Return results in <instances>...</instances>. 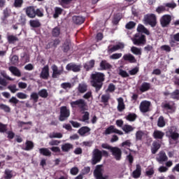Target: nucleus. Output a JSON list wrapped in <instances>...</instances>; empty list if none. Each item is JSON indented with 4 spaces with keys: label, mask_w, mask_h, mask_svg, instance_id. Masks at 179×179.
Masks as SVG:
<instances>
[{
    "label": "nucleus",
    "mask_w": 179,
    "mask_h": 179,
    "mask_svg": "<svg viewBox=\"0 0 179 179\" xmlns=\"http://www.w3.org/2000/svg\"><path fill=\"white\" fill-rule=\"evenodd\" d=\"M91 85L95 87L96 92H99L103 87V83L104 82V73L100 72H95L91 75Z\"/></svg>",
    "instance_id": "1"
},
{
    "label": "nucleus",
    "mask_w": 179,
    "mask_h": 179,
    "mask_svg": "<svg viewBox=\"0 0 179 179\" xmlns=\"http://www.w3.org/2000/svg\"><path fill=\"white\" fill-rule=\"evenodd\" d=\"M131 41H133L134 45H145L146 44V38L145 35L136 34L134 38H131Z\"/></svg>",
    "instance_id": "2"
},
{
    "label": "nucleus",
    "mask_w": 179,
    "mask_h": 179,
    "mask_svg": "<svg viewBox=\"0 0 179 179\" xmlns=\"http://www.w3.org/2000/svg\"><path fill=\"white\" fill-rule=\"evenodd\" d=\"M104 169L101 165H98L96 166V169L94 171V176L96 179H108V176H103Z\"/></svg>",
    "instance_id": "3"
},
{
    "label": "nucleus",
    "mask_w": 179,
    "mask_h": 179,
    "mask_svg": "<svg viewBox=\"0 0 179 179\" xmlns=\"http://www.w3.org/2000/svg\"><path fill=\"white\" fill-rule=\"evenodd\" d=\"M157 22L156 21V15L154 14L147 15L144 17V24H150L151 27H155Z\"/></svg>",
    "instance_id": "4"
},
{
    "label": "nucleus",
    "mask_w": 179,
    "mask_h": 179,
    "mask_svg": "<svg viewBox=\"0 0 179 179\" xmlns=\"http://www.w3.org/2000/svg\"><path fill=\"white\" fill-rule=\"evenodd\" d=\"M101 151L94 149L92 152V164H97L101 161Z\"/></svg>",
    "instance_id": "5"
},
{
    "label": "nucleus",
    "mask_w": 179,
    "mask_h": 179,
    "mask_svg": "<svg viewBox=\"0 0 179 179\" xmlns=\"http://www.w3.org/2000/svg\"><path fill=\"white\" fill-rule=\"evenodd\" d=\"M166 136L169 138H171V139H173V141H177V139L179 138L178 132L177 131V128L176 127H171L169 131L166 132Z\"/></svg>",
    "instance_id": "6"
},
{
    "label": "nucleus",
    "mask_w": 179,
    "mask_h": 179,
    "mask_svg": "<svg viewBox=\"0 0 179 179\" xmlns=\"http://www.w3.org/2000/svg\"><path fill=\"white\" fill-rule=\"evenodd\" d=\"M71 113L69 112V109L66 106H62L60 108V117L59 121H65L68 117H69Z\"/></svg>",
    "instance_id": "7"
},
{
    "label": "nucleus",
    "mask_w": 179,
    "mask_h": 179,
    "mask_svg": "<svg viewBox=\"0 0 179 179\" xmlns=\"http://www.w3.org/2000/svg\"><path fill=\"white\" fill-rule=\"evenodd\" d=\"M150 101H141L139 106L140 111H141V113H148V111H150Z\"/></svg>",
    "instance_id": "8"
},
{
    "label": "nucleus",
    "mask_w": 179,
    "mask_h": 179,
    "mask_svg": "<svg viewBox=\"0 0 179 179\" xmlns=\"http://www.w3.org/2000/svg\"><path fill=\"white\" fill-rule=\"evenodd\" d=\"M110 152L115 160H120L122 156V152L118 147H112Z\"/></svg>",
    "instance_id": "9"
},
{
    "label": "nucleus",
    "mask_w": 179,
    "mask_h": 179,
    "mask_svg": "<svg viewBox=\"0 0 179 179\" xmlns=\"http://www.w3.org/2000/svg\"><path fill=\"white\" fill-rule=\"evenodd\" d=\"M171 22V15H164L160 19V23L162 27H167Z\"/></svg>",
    "instance_id": "10"
},
{
    "label": "nucleus",
    "mask_w": 179,
    "mask_h": 179,
    "mask_svg": "<svg viewBox=\"0 0 179 179\" xmlns=\"http://www.w3.org/2000/svg\"><path fill=\"white\" fill-rule=\"evenodd\" d=\"M110 134H117L118 135H124V132L121 130H118L113 125L108 127L105 131L106 135H110Z\"/></svg>",
    "instance_id": "11"
},
{
    "label": "nucleus",
    "mask_w": 179,
    "mask_h": 179,
    "mask_svg": "<svg viewBox=\"0 0 179 179\" xmlns=\"http://www.w3.org/2000/svg\"><path fill=\"white\" fill-rule=\"evenodd\" d=\"M51 68L52 70V78H58V76H59V75H62L64 72V67L58 69V66H57L56 65H52Z\"/></svg>",
    "instance_id": "12"
},
{
    "label": "nucleus",
    "mask_w": 179,
    "mask_h": 179,
    "mask_svg": "<svg viewBox=\"0 0 179 179\" xmlns=\"http://www.w3.org/2000/svg\"><path fill=\"white\" fill-rule=\"evenodd\" d=\"M50 77V68L48 67V65L45 66L41 72L40 78L41 79H48Z\"/></svg>",
    "instance_id": "13"
},
{
    "label": "nucleus",
    "mask_w": 179,
    "mask_h": 179,
    "mask_svg": "<svg viewBox=\"0 0 179 179\" xmlns=\"http://www.w3.org/2000/svg\"><path fill=\"white\" fill-rule=\"evenodd\" d=\"M157 161L160 164H163L164 162H167L169 158L167 157V155H166V152H160L157 157Z\"/></svg>",
    "instance_id": "14"
},
{
    "label": "nucleus",
    "mask_w": 179,
    "mask_h": 179,
    "mask_svg": "<svg viewBox=\"0 0 179 179\" xmlns=\"http://www.w3.org/2000/svg\"><path fill=\"white\" fill-rule=\"evenodd\" d=\"M117 109L120 113H122V111L125 110V103H124V99L122 97H119L117 99Z\"/></svg>",
    "instance_id": "15"
},
{
    "label": "nucleus",
    "mask_w": 179,
    "mask_h": 179,
    "mask_svg": "<svg viewBox=\"0 0 179 179\" xmlns=\"http://www.w3.org/2000/svg\"><path fill=\"white\" fill-rule=\"evenodd\" d=\"M25 12L28 17H30L31 19H34V17H36V10L34 9V7H27V8H25Z\"/></svg>",
    "instance_id": "16"
},
{
    "label": "nucleus",
    "mask_w": 179,
    "mask_h": 179,
    "mask_svg": "<svg viewBox=\"0 0 179 179\" xmlns=\"http://www.w3.org/2000/svg\"><path fill=\"white\" fill-rule=\"evenodd\" d=\"M66 69L67 71H73V72H79L80 71V66L71 63L66 65Z\"/></svg>",
    "instance_id": "17"
},
{
    "label": "nucleus",
    "mask_w": 179,
    "mask_h": 179,
    "mask_svg": "<svg viewBox=\"0 0 179 179\" xmlns=\"http://www.w3.org/2000/svg\"><path fill=\"white\" fill-rule=\"evenodd\" d=\"M123 59L124 61H128V62H130V64H135V62H136V59H135V56L131 55V53L124 55Z\"/></svg>",
    "instance_id": "18"
},
{
    "label": "nucleus",
    "mask_w": 179,
    "mask_h": 179,
    "mask_svg": "<svg viewBox=\"0 0 179 179\" xmlns=\"http://www.w3.org/2000/svg\"><path fill=\"white\" fill-rule=\"evenodd\" d=\"M71 106L73 107H76V106H78V107H80V108H83V107L86 106V103L83 99H79L71 102Z\"/></svg>",
    "instance_id": "19"
},
{
    "label": "nucleus",
    "mask_w": 179,
    "mask_h": 179,
    "mask_svg": "<svg viewBox=\"0 0 179 179\" xmlns=\"http://www.w3.org/2000/svg\"><path fill=\"white\" fill-rule=\"evenodd\" d=\"M141 174H142V168L141 167V165L137 164L136 170L132 173V177L134 178H139Z\"/></svg>",
    "instance_id": "20"
},
{
    "label": "nucleus",
    "mask_w": 179,
    "mask_h": 179,
    "mask_svg": "<svg viewBox=\"0 0 179 179\" xmlns=\"http://www.w3.org/2000/svg\"><path fill=\"white\" fill-rule=\"evenodd\" d=\"M125 45L122 43H120L117 45L113 46V48H109L108 52H114L115 51H118V50H122Z\"/></svg>",
    "instance_id": "21"
},
{
    "label": "nucleus",
    "mask_w": 179,
    "mask_h": 179,
    "mask_svg": "<svg viewBox=\"0 0 179 179\" xmlns=\"http://www.w3.org/2000/svg\"><path fill=\"white\" fill-rule=\"evenodd\" d=\"M9 71L15 76H17L18 78L22 76V73H20V71L17 67L10 66V67H9Z\"/></svg>",
    "instance_id": "22"
},
{
    "label": "nucleus",
    "mask_w": 179,
    "mask_h": 179,
    "mask_svg": "<svg viewBox=\"0 0 179 179\" xmlns=\"http://www.w3.org/2000/svg\"><path fill=\"white\" fill-rule=\"evenodd\" d=\"M94 64H95L94 59H92L84 64V68L85 69H86V71H89L92 69V68L94 67Z\"/></svg>",
    "instance_id": "23"
},
{
    "label": "nucleus",
    "mask_w": 179,
    "mask_h": 179,
    "mask_svg": "<svg viewBox=\"0 0 179 179\" xmlns=\"http://www.w3.org/2000/svg\"><path fill=\"white\" fill-rule=\"evenodd\" d=\"M137 31H138L139 33H144L145 34H147V36H149V34H150L149 30H148V29H146L145 26L142 24H139L138 26Z\"/></svg>",
    "instance_id": "24"
},
{
    "label": "nucleus",
    "mask_w": 179,
    "mask_h": 179,
    "mask_svg": "<svg viewBox=\"0 0 179 179\" xmlns=\"http://www.w3.org/2000/svg\"><path fill=\"white\" fill-rule=\"evenodd\" d=\"M153 136L155 139H162L163 136H164V132L155 130L153 133Z\"/></svg>",
    "instance_id": "25"
},
{
    "label": "nucleus",
    "mask_w": 179,
    "mask_h": 179,
    "mask_svg": "<svg viewBox=\"0 0 179 179\" xmlns=\"http://www.w3.org/2000/svg\"><path fill=\"white\" fill-rule=\"evenodd\" d=\"M122 129L124 131V132H125V134H129V132H132L135 128L129 124H125L122 127Z\"/></svg>",
    "instance_id": "26"
},
{
    "label": "nucleus",
    "mask_w": 179,
    "mask_h": 179,
    "mask_svg": "<svg viewBox=\"0 0 179 179\" xmlns=\"http://www.w3.org/2000/svg\"><path fill=\"white\" fill-rule=\"evenodd\" d=\"M71 149H73V145L71 143H65L62 145V150L63 152H69Z\"/></svg>",
    "instance_id": "27"
},
{
    "label": "nucleus",
    "mask_w": 179,
    "mask_h": 179,
    "mask_svg": "<svg viewBox=\"0 0 179 179\" xmlns=\"http://www.w3.org/2000/svg\"><path fill=\"white\" fill-rule=\"evenodd\" d=\"M73 20L76 24H82L85 22V18L80 16H74L73 17Z\"/></svg>",
    "instance_id": "28"
},
{
    "label": "nucleus",
    "mask_w": 179,
    "mask_h": 179,
    "mask_svg": "<svg viewBox=\"0 0 179 179\" xmlns=\"http://www.w3.org/2000/svg\"><path fill=\"white\" fill-rule=\"evenodd\" d=\"M131 51L134 55H142V49L139 48H136L135 46H132L131 48Z\"/></svg>",
    "instance_id": "29"
},
{
    "label": "nucleus",
    "mask_w": 179,
    "mask_h": 179,
    "mask_svg": "<svg viewBox=\"0 0 179 179\" xmlns=\"http://www.w3.org/2000/svg\"><path fill=\"white\" fill-rule=\"evenodd\" d=\"M88 132H90V128L87 127H83L78 130V134L83 136V135H86Z\"/></svg>",
    "instance_id": "30"
},
{
    "label": "nucleus",
    "mask_w": 179,
    "mask_h": 179,
    "mask_svg": "<svg viewBox=\"0 0 179 179\" xmlns=\"http://www.w3.org/2000/svg\"><path fill=\"white\" fill-rule=\"evenodd\" d=\"M149 89H150V84L149 83H143L140 87V90L142 92H148Z\"/></svg>",
    "instance_id": "31"
},
{
    "label": "nucleus",
    "mask_w": 179,
    "mask_h": 179,
    "mask_svg": "<svg viewBox=\"0 0 179 179\" xmlns=\"http://www.w3.org/2000/svg\"><path fill=\"white\" fill-rule=\"evenodd\" d=\"M87 90V85L85 83H81L78 85V92L85 93Z\"/></svg>",
    "instance_id": "32"
},
{
    "label": "nucleus",
    "mask_w": 179,
    "mask_h": 179,
    "mask_svg": "<svg viewBox=\"0 0 179 179\" xmlns=\"http://www.w3.org/2000/svg\"><path fill=\"white\" fill-rule=\"evenodd\" d=\"M159 149H160V144L157 142H154L152 143V148L151 149L152 153L155 155L156 152L159 150Z\"/></svg>",
    "instance_id": "33"
},
{
    "label": "nucleus",
    "mask_w": 179,
    "mask_h": 179,
    "mask_svg": "<svg viewBox=\"0 0 179 179\" xmlns=\"http://www.w3.org/2000/svg\"><path fill=\"white\" fill-rule=\"evenodd\" d=\"M39 152L43 156H51V151L48 148H41L39 149Z\"/></svg>",
    "instance_id": "34"
},
{
    "label": "nucleus",
    "mask_w": 179,
    "mask_h": 179,
    "mask_svg": "<svg viewBox=\"0 0 179 179\" xmlns=\"http://www.w3.org/2000/svg\"><path fill=\"white\" fill-rule=\"evenodd\" d=\"M62 13V8L59 7L55 8V13L53 14L54 19H57L59 17V15Z\"/></svg>",
    "instance_id": "35"
},
{
    "label": "nucleus",
    "mask_w": 179,
    "mask_h": 179,
    "mask_svg": "<svg viewBox=\"0 0 179 179\" xmlns=\"http://www.w3.org/2000/svg\"><path fill=\"white\" fill-rule=\"evenodd\" d=\"M69 48H71V41L67 40L63 44L64 52H67V51H69Z\"/></svg>",
    "instance_id": "36"
},
{
    "label": "nucleus",
    "mask_w": 179,
    "mask_h": 179,
    "mask_svg": "<svg viewBox=\"0 0 179 179\" xmlns=\"http://www.w3.org/2000/svg\"><path fill=\"white\" fill-rule=\"evenodd\" d=\"M100 66L101 69H110V68H111V64L106 61H102L100 64Z\"/></svg>",
    "instance_id": "37"
},
{
    "label": "nucleus",
    "mask_w": 179,
    "mask_h": 179,
    "mask_svg": "<svg viewBox=\"0 0 179 179\" xmlns=\"http://www.w3.org/2000/svg\"><path fill=\"white\" fill-rule=\"evenodd\" d=\"M157 125L159 128H163V127L166 126V122L164 121V117H163V116L159 117Z\"/></svg>",
    "instance_id": "38"
},
{
    "label": "nucleus",
    "mask_w": 179,
    "mask_h": 179,
    "mask_svg": "<svg viewBox=\"0 0 179 179\" xmlns=\"http://www.w3.org/2000/svg\"><path fill=\"white\" fill-rule=\"evenodd\" d=\"M4 178L5 179H10L12 177H13V173H12V171L9 169H6L4 172Z\"/></svg>",
    "instance_id": "39"
},
{
    "label": "nucleus",
    "mask_w": 179,
    "mask_h": 179,
    "mask_svg": "<svg viewBox=\"0 0 179 179\" xmlns=\"http://www.w3.org/2000/svg\"><path fill=\"white\" fill-rule=\"evenodd\" d=\"M29 24L31 27H40V21L38 20H32L29 21Z\"/></svg>",
    "instance_id": "40"
},
{
    "label": "nucleus",
    "mask_w": 179,
    "mask_h": 179,
    "mask_svg": "<svg viewBox=\"0 0 179 179\" xmlns=\"http://www.w3.org/2000/svg\"><path fill=\"white\" fill-rule=\"evenodd\" d=\"M16 96L17 99H20V100H26L29 96L23 92H17L16 94Z\"/></svg>",
    "instance_id": "41"
},
{
    "label": "nucleus",
    "mask_w": 179,
    "mask_h": 179,
    "mask_svg": "<svg viewBox=\"0 0 179 179\" xmlns=\"http://www.w3.org/2000/svg\"><path fill=\"white\" fill-rule=\"evenodd\" d=\"M174 40V41H173ZM174 41H178L179 42V33L176 34H174L173 36H172V40L170 41V44L171 45V47H173L174 46Z\"/></svg>",
    "instance_id": "42"
},
{
    "label": "nucleus",
    "mask_w": 179,
    "mask_h": 179,
    "mask_svg": "<svg viewBox=\"0 0 179 179\" xmlns=\"http://www.w3.org/2000/svg\"><path fill=\"white\" fill-rule=\"evenodd\" d=\"M38 94L43 99H47V97H48V92L46 91V90H40L38 92Z\"/></svg>",
    "instance_id": "43"
},
{
    "label": "nucleus",
    "mask_w": 179,
    "mask_h": 179,
    "mask_svg": "<svg viewBox=\"0 0 179 179\" xmlns=\"http://www.w3.org/2000/svg\"><path fill=\"white\" fill-rule=\"evenodd\" d=\"M145 135V132H143V131H138L136 133V141H141V139H142V137H143Z\"/></svg>",
    "instance_id": "44"
},
{
    "label": "nucleus",
    "mask_w": 179,
    "mask_h": 179,
    "mask_svg": "<svg viewBox=\"0 0 179 179\" xmlns=\"http://www.w3.org/2000/svg\"><path fill=\"white\" fill-rule=\"evenodd\" d=\"M131 145L132 143L131 142V140H126L121 144L122 148H131Z\"/></svg>",
    "instance_id": "45"
},
{
    "label": "nucleus",
    "mask_w": 179,
    "mask_h": 179,
    "mask_svg": "<svg viewBox=\"0 0 179 179\" xmlns=\"http://www.w3.org/2000/svg\"><path fill=\"white\" fill-rule=\"evenodd\" d=\"M122 57V53H114L110 56V59H120Z\"/></svg>",
    "instance_id": "46"
},
{
    "label": "nucleus",
    "mask_w": 179,
    "mask_h": 179,
    "mask_svg": "<svg viewBox=\"0 0 179 179\" xmlns=\"http://www.w3.org/2000/svg\"><path fill=\"white\" fill-rule=\"evenodd\" d=\"M83 122H87V124H89V113L85 112L84 115L83 116V119L81 120Z\"/></svg>",
    "instance_id": "47"
},
{
    "label": "nucleus",
    "mask_w": 179,
    "mask_h": 179,
    "mask_svg": "<svg viewBox=\"0 0 179 179\" xmlns=\"http://www.w3.org/2000/svg\"><path fill=\"white\" fill-rule=\"evenodd\" d=\"M31 100H34V103H37L38 101V94L32 92L31 94Z\"/></svg>",
    "instance_id": "48"
},
{
    "label": "nucleus",
    "mask_w": 179,
    "mask_h": 179,
    "mask_svg": "<svg viewBox=\"0 0 179 179\" xmlns=\"http://www.w3.org/2000/svg\"><path fill=\"white\" fill-rule=\"evenodd\" d=\"M1 110H3L6 113H10V108L5 104H0Z\"/></svg>",
    "instance_id": "49"
},
{
    "label": "nucleus",
    "mask_w": 179,
    "mask_h": 179,
    "mask_svg": "<svg viewBox=\"0 0 179 179\" xmlns=\"http://www.w3.org/2000/svg\"><path fill=\"white\" fill-rule=\"evenodd\" d=\"M171 97L172 99H174L175 100L179 99V90H176L175 92H173L172 94H171Z\"/></svg>",
    "instance_id": "50"
},
{
    "label": "nucleus",
    "mask_w": 179,
    "mask_h": 179,
    "mask_svg": "<svg viewBox=\"0 0 179 179\" xmlns=\"http://www.w3.org/2000/svg\"><path fill=\"white\" fill-rule=\"evenodd\" d=\"M22 5H23V0H15L14 1L15 8H22Z\"/></svg>",
    "instance_id": "51"
},
{
    "label": "nucleus",
    "mask_w": 179,
    "mask_h": 179,
    "mask_svg": "<svg viewBox=\"0 0 179 179\" xmlns=\"http://www.w3.org/2000/svg\"><path fill=\"white\" fill-rule=\"evenodd\" d=\"M33 148H34L33 142L27 141L25 150H31Z\"/></svg>",
    "instance_id": "52"
},
{
    "label": "nucleus",
    "mask_w": 179,
    "mask_h": 179,
    "mask_svg": "<svg viewBox=\"0 0 179 179\" xmlns=\"http://www.w3.org/2000/svg\"><path fill=\"white\" fill-rule=\"evenodd\" d=\"M110 100V94H106L101 96V101L102 103H107Z\"/></svg>",
    "instance_id": "53"
},
{
    "label": "nucleus",
    "mask_w": 179,
    "mask_h": 179,
    "mask_svg": "<svg viewBox=\"0 0 179 179\" xmlns=\"http://www.w3.org/2000/svg\"><path fill=\"white\" fill-rule=\"evenodd\" d=\"M145 174L146 176H148V177H152V176L155 174V169H153V168L147 169L145 171Z\"/></svg>",
    "instance_id": "54"
},
{
    "label": "nucleus",
    "mask_w": 179,
    "mask_h": 179,
    "mask_svg": "<svg viewBox=\"0 0 179 179\" xmlns=\"http://www.w3.org/2000/svg\"><path fill=\"white\" fill-rule=\"evenodd\" d=\"M164 108H166V110H171V111H174V106L170 105V103H163Z\"/></svg>",
    "instance_id": "55"
},
{
    "label": "nucleus",
    "mask_w": 179,
    "mask_h": 179,
    "mask_svg": "<svg viewBox=\"0 0 179 179\" xmlns=\"http://www.w3.org/2000/svg\"><path fill=\"white\" fill-rule=\"evenodd\" d=\"M136 118V115H135L134 113L129 114L127 117V120H128V121H135Z\"/></svg>",
    "instance_id": "56"
},
{
    "label": "nucleus",
    "mask_w": 179,
    "mask_h": 179,
    "mask_svg": "<svg viewBox=\"0 0 179 179\" xmlns=\"http://www.w3.org/2000/svg\"><path fill=\"white\" fill-rule=\"evenodd\" d=\"M50 138H57L61 139L62 138V134L61 133H52L50 135Z\"/></svg>",
    "instance_id": "57"
},
{
    "label": "nucleus",
    "mask_w": 179,
    "mask_h": 179,
    "mask_svg": "<svg viewBox=\"0 0 179 179\" xmlns=\"http://www.w3.org/2000/svg\"><path fill=\"white\" fill-rule=\"evenodd\" d=\"M61 87H62V89H71V87H72V84L69 83H64L61 85Z\"/></svg>",
    "instance_id": "58"
},
{
    "label": "nucleus",
    "mask_w": 179,
    "mask_h": 179,
    "mask_svg": "<svg viewBox=\"0 0 179 179\" xmlns=\"http://www.w3.org/2000/svg\"><path fill=\"white\" fill-rule=\"evenodd\" d=\"M52 36H54L55 37H58V36H59V28L58 27H55V29H52Z\"/></svg>",
    "instance_id": "59"
},
{
    "label": "nucleus",
    "mask_w": 179,
    "mask_h": 179,
    "mask_svg": "<svg viewBox=\"0 0 179 179\" xmlns=\"http://www.w3.org/2000/svg\"><path fill=\"white\" fill-rule=\"evenodd\" d=\"M10 61H11V64L15 65L19 62V57L17 55H14L10 59Z\"/></svg>",
    "instance_id": "60"
},
{
    "label": "nucleus",
    "mask_w": 179,
    "mask_h": 179,
    "mask_svg": "<svg viewBox=\"0 0 179 179\" xmlns=\"http://www.w3.org/2000/svg\"><path fill=\"white\" fill-rule=\"evenodd\" d=\"M138 72H139V69L138 67H135L131 70L129 71V75L131 76L136 75Z\"/></svg>",
    "instance_id": "61"
},
{
    "label": "nucleus",
    "mask_w": 179,
    "mask_h": 179,
    "mask_svg": "<svg viewBox=\"0 0 179 179\" xmlns=\"http://www.w3.org/2000/svg\"><path fill=\"white\" fill-rule=\"evenodd\" d=\"M166 10V7L164 6H160L157 8L156 12L157 13H163Z\"/></svg>",
    "instance_id": "62"
},
{
    "label": "nucleus",
    "mask_w": 179,
    "mask_h": 179,
    "mask_svg": "<svg viewBox=\"0 0 179 179\" xmlns=\"http://www.w3.org/2000/svg\"><path fill=\"white\" fill-rule=\"evenodd\" d=\"M8 89L10 90L11 93H16V92L19 90L15 85L8 86Z\"/></svg>",
    "instance_id": "63"
},
{
    "label": "nucleus",
    "mask_w": 179,
    "mask_h": 179,
    "mask_svg": "<svg viewBox=\"0 0 179 179\" xmlns=\"http://www.w3.org/2000/svg\"><path fill=\"white\" fill-rule=\"evenodd\" d=\"M135 26H136L135 22L131 21L126 24V29H134Z\"/></svg>",
    "instance_id": "64"
}]
</instances>
